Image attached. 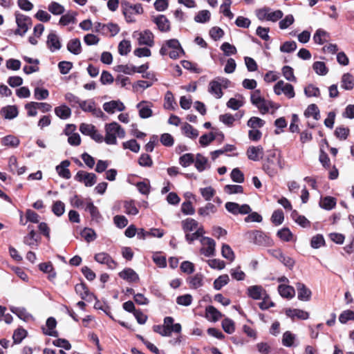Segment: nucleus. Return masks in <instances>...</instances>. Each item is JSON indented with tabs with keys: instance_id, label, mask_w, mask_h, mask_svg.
<instances>
[{
	"instance_id": "obj_1",
	"label": "nucleus",
	"mask_w": 354,
	"mask_h": 354,
	"mask_svg": "<svg viewBox=\"0 0 354 354\" xmlns=\"http://www.w3.org/2000/svg\"><path fill=\"white\" fill-rule=\"evenodd\" d=\"M250 100L252 104L259 109L261 114L268 113L270 109L273 113L279 107L278 104L263 97L259 90H255L251 93Z\"/></svg>"
},
{
	"instance_id": "obj_2",
	"label": "nucleus",
	"mask_w": 354,
	"mask_h": 354,
	"mask_svg": "<svg viewBox=\"0 0 354 354\" xmlns=\"http://www.w3.org/2000/svg\"><path fill=\"white\" fill-rule=\"evenodd\" d=\"M104 129L106 133L104 142L107 145H116L117 138H124L125 137L124 129L116 122L106 124Z\"/></svg>"
},
{
	"instance_id": "obj_3",
	"label": "nucleus",
	"mask_w": 354,
	"mask_h": 354,
	"mask_svg": "<svg viewBox=\"0 0 354 354\" xmlns=\"http://www.w3.org/2000/svg\"><path fill=\"white\" fill-rule=\"evenodd\" d=\"M183 53V49L176 39L167 40L160 49V55H169V57L173 59L178 58Z\"/></svg>"
},
{
	"instance_id": "obj_4",
	"label": "nucleus",
	"mask_w": 354,
	"mask_h": 354,
	"mask_svg": "<svg viewBox=\"0 0 354 354\" xmlns=\"http://www.w3.org/2000/svg\"><path fill=\"white\" fill-rule=\"evenodd\" d=\"M245 236L250 242L258 245L270 246L273 244L272 240L261 230L248 231Z\"/></svg>"
},
{
	"instance_id": "obj_5",
	"label": "nucleus",
	"mask_w": 354,
	"mask_h": 354,
	"mask_svg": "<svg viewBox=\"0 0 354 354\" xmlns=\"http://www.w3.org/2000/svg\"><path fill=\"white\" fill-rule=\"evenodd\" d=\"M278 167L283 168L280 160H275V153H272L266 160L263 165L265 172L270 177H273L278 173Z\"/></svg>"
},
{
	"instance_id": "obj_6",
	"label": "nucleus",
	"mask_w": 354,
	"mask_h": 354,
	"mask_svg": "<svg viewBox=\"0 0 354 354\" xmlns=\"http://www.w3.org/2000/svg\"><path fill=\"white\" fill-rule=\"evenodd\" d=\"M133 37L136 39L140 46L152 47L154 45V35L149 30L135 31Z\"/></svg>"
},
{
	"instance_id": "obj_7",
	"label": "nucleus",
	"mask_w": 354,
	"mask_h": 354,
	"mask_svg": "<svg viewBox=\"0 0 354 354\" xmlns=\"http://www.w3.org/2000/svg\"><path fill=\"white\" fill-rule=\"evenodd\" d=\"M123 14L127 22H134L136 21L133 15H140L143 12V8L140 3L132 5L129 3L122 4Z\"/></svg>"
},
{
	"instance_id": "obj_8",
	"label": "nucleus",
	"mask_w": 354,
	"mask_h": 354,
	"mask_svg": "<svg viewBox=\"0 0 354 354\" xmlns=\"http://www.w3.org/2000/svg\"><path fill=\"white\" fill-rule=\"evenodd\" d=\"M274 92L276 95H280L284 94L288 98L291 99L295 96L294 87L289 83H286L283 80L278 81L274 86Z\"/></svg>"
},
{
	"instance_id": "obj_9",
	"label": "nucleus",
	"mask_w": 354,
	"mask_h": 354,
	"mask_svg": "<svg viewBox=\"0 0 354 354\" xmlns=\"http://www.w3.org/2000/svg\"><path fill=\"white\" fill-rule=\"evenodd\" d=\"M228 82L227 79L223 77H217L215 80H212L209 83L208 91L213 95L216 98H221L223 93L222 91V85H224Z\"/></svg>"
},
{
	"instance_id": "obj_10",
	"label": "nucleus",
	"mask_w": 354,
	"mask_h": 354,
	"mask_svg": "<svg viewBox=\"0 0 354 354\" xmlns=\"http://www.w3.org/2000/svg\"><path fill=\"white\" fill-rule=\"evenodd\" d=\"M15 17L16 23L18 26L15 33L24 35L30 28L32 24V20L29 17L19 13H17Z\"/></svg>"
},
{
	"instance_id": "obj_11",
	"label": "nucleus",
	"mask_w": 354,
	"mask_h": 354,
	"mask_svg": "<svg viewBox=\"0 0 354 354\" xmlns=\"http://www.w3.org/2000/svg\"><path fill=\"white\" fill-rule=\"evenodd\" d=\"M200 241L202 245L200 250L201 254L207 257L215 255L216 243L214 239L207 236H203Z\"/></svg>"
},
{
	"instance_id": "obj_12",
	"label": "nucleus",
	"mask_w": 354,
	"mask_h": 354,
	"mask_svg": "<svg viewBox=\"0 0 354 354\" xmlns=\"http://www.w3.org/2000/svg\"><path fill=\"white\" fill-rule=\"evenodd\" d=\"M75 179L77 181L82 183L86 187H92L96 183L97 176L93 173H88L85 171H79Z\"/></svg>"
},
{
	"instance_id": "obj_13",
	"label": "nucleus",
	"mask_w": 354,
	"mask_h": 354,
	"mask_svg": "<svg viewBox=\"0 0 354 354\" xmlns=\"http://www.w3.org/2000/svg\"><path fill=\"white\" fill-rule=\"evenodd\" d=\"M226 209L233 214H247L251 212L250 207L247 205H241L234 202H227L225 205Z\"/></svg>"
},
{
	"instance_id": "obj_14",
	"label": "nucleus",
	"mask_w": 354,
	"mask_h": 354,
	"mask_svg": "<svg viewBox=\"0 0 354 354\" xmlns=\"http://www.w3.org/2000/svg\"><path fill=\"white\" fill-rule=\"evenodd\" d=\"M247 293L248 297L255 300L268 298V295L261 286L254 285L249 286L247 289Z\"/></svg>"
},
{
	"instance_id": "obj_15",
	"label": "nucleus",
	"mask_w": 354,
	"mask_h": 354,
	"mask_svg": "<svg viewBox=\"0 0 354 354\" xmlns=\"http://www.w3.org/2000/svg\"><path fill=\"white\" fill-rule=\"evenodd\" d=\"M94 259L99 263L106 265L109 269L113 270L117 266L116 262L109 254L106 252H100L96 254Z\"/></svg>"
},
{
	"instance_id": "obj_16",
	"label": "nucleus",
	"mask_w": 354,
	"mask_h": 354,
	"mask_svg": "<svg viewBox=\"0 0 354 354\" xmlns=\"http://www.w3.org/2000/svg\"><path fill=\"white\" fill-rule=\"evenodd\" d=\"M152 21L158 27V29L162 32H169L171 29L169 19L163 15L153 17Z\"/></svg>"
},
{
	"instance_id": "obj_17",
	"label": "nucleus",
	"mask_w": 354,
	"mask_h": 354,
	"mask_svg": "<svg viewBox=\"0 0 354 354\" xmlns=\"http://www.w3.org/2000/svg\"><path fill=\"white\" fill-rule=\"evenodd\" d=\"M104 110L109 113H113L115 111H122L125 109L124 104L120 100H111L103 104Z\"/></svg>"
},
{
	"instance_id": "obj_18",
	"label": "nucleus",
	"mask_w": 354,
	"mask_h": 354,
	"mask_svg": "<svg viewBox=\"0 0 354 354\" xmlns=\"http://www.w3.org/2000/svg\"><path fill=\"white\" fill-rule=\"evenodd\" d=\"M46 44L51 52L58 50L62 47L59 38L54 32H50L48 35Z\"/></svg>"
},
{
	"instance_id": "obj_19",
	"label": "nucleus",
	"mask_w": 354,
	"mask_h": 354,
	"mask_svg": "<svg viewBox=\"0 0 354 354\" xmlns=\"http://www.w3.org/2000/svg\"><path fill=\"white\" fill-rule=\"evenodd\" d=\"M263 153V148L260 145L257 147H250L247 150L248 158L253 161H258L261 159Z\"/></svg>"
},
{
	"instance_id": "obj_20",
	"label": "nucleus",
	"mask_w": 354,
	"mask_h": 354,
	"mask_svg": "<svg viewBox=\"0 0 354 354\" xmlns=\"http://www.w3.org/2000/svg\"><path fill=\"white\" fill-rule=\"evenodd\" d=\"M296 288L297 290V297L299 300L308 301L310 299L312 292L304 283H297Z\"/></svg>"
},
{
	"instance_id": "obj_21",
	"label": "nucleus",
	"mask_w": 354,
	"mask_h": 354,
	"mask_svg": "<svg viewBox=\"0 0 354 354\" xmlns=\"http://www.w3.org/2000/svg\"><path fill=\"white\" fill-rule=\"evenodd\" d=\"M203 274L201 273H196L193 276L189 277L187 279V283L189 284L190 288L198 289L203 286Z\"/></svg>"
},
{
	"instance_id": "obj_22",
	"label": "nucleus",
	"mask_w": 354,
	"mask_h": 354,
	"mask_svg": "<svg viewBox=\"0 0 354 354\" xmlns=\"http://www.w3.org/2000/svg\"><path fill=\"white\" fill-rule=\"evenodd\" d=\"M75 290L77 294H78L82 299L92 301L94 298V295L89 292L86 284L83 283L77 284L75 287Z\"/></svg>"
},
{
	"instance_id": "obj_23",
	"label": "nucleus",
	"mask_w": 354,
	"mask_h": 354,
	"mask_svg": "<svg viewBox=\"0 0 354 354\" xmlns=\"http://www.w3.org/2000/svg\"><path fill=\"white\" fill-rule=\"evenodd\" d=\"M1 114L7 120H12L15 118L18 114V109L15 105H8L1 109Z\"/></svg>"
},
{
	"instance_id": "obj_24",
	"label": "nucleus",
	"mask_w": 354,
	"mask_h": 354,
	"mask_svg": "<svg viewBox=\"0 0 354 354\" xmlns=\"http://www.w3.org/2000/svg\"><path fill=\"white\" fill-rule=\"evenodd\" d=\"M120 278L129 282H137L139 281L138 274L131 268H126L119 273Z\"/></svg>"
},
{
	"instance_id": "obj_25",
	"label": "nucleus",
	"mask_w": 354,
	"mask_h": 354,
	"mask_svg": "<svg viewBox=\"0 0 354 354\" xmlns=\"http://www.w3.org/2000/svg\"><path fill=\"white\" fill-rule=\"evenodd\" d=\"M205 317L208 320L216 322L223 317V315L213 306H208L205 309Z\"/></svg>"
},
{
	"instance_id": "obj_26",
	"label": "nucleus",
	"mask_w": 354,
	"mask_h": 354,
	"mask_svg": "<svg viewBox=\"0 0 354 354\" xmlns=\"http://www.w3.org/2000/svg\"><path fill=\"white\" fill-rule=\"evenodd\" d=\"M139 110V115L141 118H148L152 115V110L151 106L146 101H142L137 104Z\"/></svg>"
},
{
	"instance_id": "obj_27",
	"label": "nucleus",
	"mask_w": 354,
	"mask_h": 354,
	"mask_svg": "<svg viewBox=\"0 0 354 354\" xmlns=\"http://www.w3.org/2000/svg\"><path fill=\"white\" fill-rule=\"evenodd\" d=\"M286 315L292 318L295 319V317L300 319H307L309 317L308 313L300 310V309H296V308H288L286 310Z\"/></svg>"
},
{
	"instance_id": "obj_28",
	"label": "nucleus",
	"mask_w": 354,
	"mask_h": 354,
	"mask_svg": "<svg viewBox=\"0 0 354 354\" xmlns=\"http://www.w3.org/2000/svg\"><path fill=\"white\" fill-rule=\"evenodd\" d=\"M174 318L171 317H166L164 319V322L166 326V328L169 331V335H171V333H178L180 334L182 330L181 325L178 323L174 324Z\"/></svg>"
},
{
	"instance_id": "obj_29",
	"label": "nucleus",
	"mask_w": 354,
	"mask_h": 354,
	"mask_svg": "<svg viewBox=\"0 0 354 354\" xmlns=\"http://www.w3.org/2000/svg\"><path fill=\"white\" fill-rule=\"evenodd\" d=\"M198 222L192 218H187L181 222L182 228L185 233L194 231L198 228Z\"/></svg>"
},
{
	"instance_id": "obj_30",
	"label": "nucleus",
	"mask_w": 354,
	"mask_h": 354,
	"mask_svg": "<svg viewBox=\"0 0 354 354\" xmlns=\"http://www.w3.org/2000/svg\"><path fill=\"white\" fill-rule=\"evenodd\" d=\"M69 165L70 162L68 160H64L60 163V165L56 167V171L59 176L65 179H69L71 178V174L68 169Z\"/></svg>"
},
{
	"instance_id": "obj_31",
	"label": "nucleus",
	"mask_w": 354,
	"mask_h": 354,
	"mask_svg": "<svg viewBox=\"0 0 354 354\" xmlns=\"http://www.w3.org/2000/svg\"><path fill=\"white\" fill-rule=\"evenodd\" d=\"M56 325H57V322L54 317H50L48 318L46 320L47 329L46 330V329L43 328L44 333L46 335H49V336L57 337L58 333L57 330H55Z\"/></svg>"
},
{
	"instance_id": "obj_32",
	"label": "nucleus",
	"mask_w": 354,
	"mask_h": 354,
	"mask_svg": "<svg viewBox=\"0 0 354 354\" xmlns=\"http://www.w3.org/2000/svg\"><path fill=\"white\" fill-rule=\"evenodd\" d=\"M182 133L186 137L191 139H196L198 136V131L189 123H184L181 127Z\"/></svg>"
},
{
	"instance_id": "obj_33",
	"label": "nucleus",
	"mask_w": 354,
	"mask_h": 354,
	"mask_svg": "<svg viewBox=\"0 0 354 354\" xmlns=\"http://www.w3.org/2000/svg\"><path fill=\"white\" fill-rule=\"evenodd\" d=\"M278 291L282 297L292 299L295 295V290L292 286L288 285H279Z\"/></svg>"
},
{
	"instance_id": "obj_34",
	"label": "nucleus",
	"mask_w": 354,
	"mask_h": 354,
	"mask_svg": "<svg viewBox=\"0 0 354 354\" xmlns=\"http://www.w3.org/2000/svg\"><path fill=\"white\" fill-rule=\"evenodd\" d=\"M10 310L12 313L15 314L19 319L25 322H28L32 318V315L29 314L24 308L11 306L10 308Z\"/></svg>"
},
{
	"instance_id": "obj_35",
	"label": "nucleus",
	"mask_w": 354,
	"mask_h": 354,
	"mask_svg": "<svg viewBox=\"0 0 354 354\" xmlns=\"http://www.w3.org/2000/svg\"><path fill=\"white\" fill-rule=\"evenodd\" d=\"M67 49L74 55H79L82 52L80 40L77 38L71 39L67 44Z\"/></svg>"
},
{
	"instance_id": "obj_36",
	"label": "nucleus",
	"mask_w": 354,
	"mask_h": 354,
	"mask_svg": "<svg viewBox=\"0 0 354 354\" xmlns=\"http://www.w3.org/2000/svg\"><path fill=\"white\" fill-rule=\"evenodd\" d=\"M329 39V34L323 29H318L313 35L314 41L319 45L326 42Z\"/></svg>"
},
{
	"instance_id": "obj_37",
	"label": "nucleus",
	"mask_w": 354,
	"mask_h": 354,
	"mask_svg": "<svg viewBox=\"0 0 354 354\" xmlns=\"http://www.w3.org/2000/svg\"><path fill=\"white\" fill-rule=\"evenodd\" d=\"M55 113L58 118L66 120L71 116V110L69 107L63 104L55 108Z\"/></svg>"
},
{
	"instance_id": "obj_38",
	"label": "nucleus",
	"mask_w": 354,
	"mask_h": 354,
	"mask_svg": "<svg viewBox=\"0 0 354 354\" xmlns=\"http://www.w3.org/2000/svg\"><path fill=\"white\" fill-rule=\"evenodd\" d=\"M216 212V207L211 203H207L204 207H200L198 209V214L203 217L209 216L210 214H215Z\"/></svg>"
},
{
	"instance_id": "obj_39",
	"label": "nucleus",
	"mask_w": 354,
	"mask_h": 354,
	"mask_svg": "<svg viewBox=\"0 0 354 354\" xmlns=\"http://www.w3.org/2000/svg\"><path fill=\"white\" fill-rule=\"evenodd\" d=\"M341 86L346 90H351L354 87V77L350 73H345L342 75Z\"/></svg>"
},
{
	"instance_id": "obj_40",
	"label": "nucleus",
	"mask_w": 354,
	"mask_h": 354,
	"mask_svg": "<svg viewBox=\"0 0 354 354\" xmlns=\"http://www.w3.org/2000/svg\"><path fill=\"white\" fill-rule=\"evenodd\" d=\"M120 27L118 24L109 23L104 26L103 35L113 37L120 32Z\"/></svg>"
},
{
	"instance_id": "obj_41",
	"label": "nucleus",
	"mask_w": 354,
	"mask_h": 354,
	"mask_svg": "<svg viewBox=\"0 0 354 354\" xmlns=\"http://www.w3.org/2000/svg\"><path fill=\"white\" fill-rule=\"evenodd\" d=\"M194 162L196 169L200 172L207 167V158L200 153L196 155Z\"/></svg>"
},
{
	"instance_id": "obj_42",
	"label": "nucleus",
	"mask_w": 354,
	"mask_h": 354,
	"mask_svg": "<svg viewBox=\"0 0 354 354\" xmlns=\"http://www.w3.org/2000/svg\"><path fill=\"white\" fill-rule=\"evenodd\" d=\"M306 117H313L315 120H318L320 118L319 110L315 104H310L304 112Z\"/></svg>"
},
{
	"instance_id": "obj_43",
	"label": "nucleus",
	"mask_w": 354,
	"mask_h": 354,
	"mask_svg": "<svg viewBox=\"0 0 354 354\" xmlns=\"http://www.w3.org/2000/svg\"><path fill=\"white\" fill-rule=\"evenodd\" d=\"M211 13L207 10L199 11L194 17V21L197 23L204 24L209 21Z\"/></svg>"
},
{
	"instance_id": "obj_44",
	"label": "nucleus",
	"mask_w": 354,
	"mask_h": 354,
	"mask_svg": "<svg viewBox=\"0 0 354 354\" xmlns=\"http://www.w3.org/2000/svg\"><path fill=\"white\" fill-rule=\"evenodd\" d=\"M230 281V278L227 274H223L219 276L214 281V288L216 290H221L224 286L227 285Z\"/></svg>"
},
{
	"instance_id": "obj_45",
	"label": "nucleus",
	"mask_w": 354,
	"mask_h": 354,
	"mask_svg": "<svg viewBox=\"0 0 354 354\" xmlns=\"http://www.w3.org/2000/svg\"><path fill=\"white\" fill-rule=\"evenodd\" d=\"M319 205L323 209L330 210L335 207L336 205V201L333 197L326 196L321 199Z\"/></svg>"
},
{
	"instance_id": "obj_46",
	"label": "nucleus",
	"mask_w": 354,
	"mask_h": 354,
	"mask_svg": "<svg viewBox=\"0 0 354 354\" xmlns=\"http://www.w3.org/2000/svg\"><path fill=\"white\" fill-rule=\"evenodd\" d=\"M176 104L174 97L171 91H167L165 95L164 108L168 110H174Z\"/></svg>"
},
{
	"instance_id": "obj_47",
	"label": "nucleus",
	"mask_w": 354,
	"mask_h": 354,
	"mask_svg": "<svg viewBox=\"0 0 354 354\" xmlns=\"http://www.w3.org/2000/svg\"><path fill=\"white\" fill-rule=\"evenodd\" d=\"M85 209L89 212L93 219L99 221V219L101 218L100 214L97 208L93 205V202H91V201L86 203Z\"/></svg>"
},
{
	"instance_id": "obj_48",
	"label": "nucleus",
	"mask_w": 354,
	"mask_h": 354,
	"mask_svg": "<svg viewBox=\"0 0 354 354\" xmlns=\"http://www.w3.org/2000/svg\"><path fill=\"white\" fill-rule=\"evenodd\" d=\"M194 162V156L192 153H185L179 158V163L183 167H187Z\"/></svg>"
},
{
	"instance_id": "obj_49",
	"label": "nucleus",
	"mask_w": 354,
	"mask_h": 354,
	"mask_svg": "<svg viewBox=\"0 0 354 354\" xmlns=\"http://www.w3.org/2000/svg\"><path fill=\"white\" fill-rule=\"evenodd\" d=\"M221 254L225 259L229 260L231 262L234 260V253L232 248H230V246L227 244L223 245L221 249Z\"/></svg>"
},
{
	"instance_id": "obj_50",
	"label": "nucleus",
	"mask_w": 354,
	"mask_h": 354,
	"mask_svg": "<svg viewBox=\"0 0 354 354\" xmlns=\"http://www.w3.org/2000/svg\"><path fill=\"white\" fill-rule=\"evenodd\" d=\"M304 93L308 97H318L320 91L318 87L313 84H308L304 88Z\"/></svg>"
},
{
	"instance_id": "obj_51",
	"label": "nucleus",
	"mask_w": 354,
	"mask_h": 354,
	"mask_svg": "<svg viewBox=\"0 0 354 354\" xmlns=\"http://www.w3.org/2000/svg\"><path fill=\"white\" fill-rule=\"evenodd\" d=\"M131 48V42L129 40L124 39L119 43L118 53L121 55H126L130 52Z\"/></svg>"
},
{
	"instance_id": "obj_52",
	"label": "nucleus",
	"mask_w": 354,
	"mask_h": 354,
	"mask_svg": "<svg viewBox=\"0 0 354 354\" xmlns=\"http://www.w3.org/2000/svg\"><path fill=\"white\" fill-rule=\"evenodd\" d=\"M124 149H128L134 153H138L140 151V146L134 139H131L122 143Z\"/></svg>"
},
{
	"instance_id": "obj_53",
	"label": "nucleus",
	"mask_w": 354,
	"mask_h": 354,
	"mask_svg": "<svg viewBox=\"0 0 354 354\" xmlns=\"http://www.w3.org/2000/svg\"><path fill=\"white\" fill-rule=\"evenodd\" d=\"M4 146L17 147L19 144V140L14 136H7L2 139Z\"/></svg>"
},
{
	"instance_id": "obj_54",
	"label": "nucleus",
	"mask_w": 354,
	"mask_h": 354,
	"mask_svg": "<svg viewBox=\"0 0 354 354\" xmlns=\"http://www.w3.org/2000/svg\"><path fill=\"white\" fill-rule=\"evenodd\" d=\"M49 95V92L47 89L41 88V87H36L34 89V97L37 100H43L48 98Z\"/></svg>"
},
{
	"instance_id": "obj_55",
	"label": "nucleus",
	"mask_w": 354,
	"mask_h": 354,
	"mask_svg": "<svg viewBox=\"0 0 354 354\" xmlns=\"http://www.w3.org/2000/svg\"><path fill=\"white\" fill-rule=\"evenodd\" d=\"M313 68L319 75H325L328 73L326 64L323 62H315L313 65Z\"/></svg>"
},
{
	"instance_id": "obj_56",
	"label": "nucleus",
	"mask_w": 354,
	"mask_h": 354,
	"mask_svg": "<svg viewBox=\"0 0 354 354\" xmlns=\"http://www.w3.org/2000/svg\"><path fill=\"white\" fill-rule=\"evenodd\" d=\"M224 192L228 194H241L243 187L239 185H227L224 187Z\"/></svg>"
},
{
	"instance_id": "obj_57",
	"label": "nucleus",
	"mask_w": 354,
	"mask_h": 354,
	"mask_svg": "<svg viewBox=\"0 0 354 354\" xmlns=\"http://www.w3.org/2000/svg\"><path fill=\"white\" fill-rule=\"evenodd\" d=\"M124 212L129 215H136L138 214V209L133 201H126L124 204Z\"/></svg>"
},
{
	"instance_id": "obj_58",
	"label": "nucleus",
	"mask_w": 354,
	"mask_h": 354,
	"mask_svg": "<svg viewBox=\"0 0 354 354\" xmlns=\"http://www.w3.org/2000/svg\"><path fill=\"white\" fill-rule=\"evenodd\" d=\"M222 327L224 331L228 334L233 333L235 330L234 322L229 318H225L222 321Z\"/></svg>"
},
{
	"instance_id": "obj_59",
	"label": "nucleus",
	"mask_w": 354,
	"mask_h": 354,
	"mask_svg": "<svg viewBox=\"0 0 354 354\" xmlns=\"http://www.w3.org/2000/svg\"><path fill=\"white\" fill-rule=\"evenodd\" d=\"M200 193L205 201H209L214 196L216 191L214 188L209 186L204 188H201Z\"/></svg>"
},
{
	"instance_id": "obj_60",
	"label": "nucleus",
	"mask_w": 354,
	"mask_h": 354,
	"mask_svg": "<svg viewBox=\"0 0 354 354\" xmlns=\"http://www.w3.org/2000/svg\"><path fill=\"white\" fill-rule=\"evenodd\" d=\"M138 164L141 167H151L153 165V160L149 154L142 153L138 158Z\"/></svg>"
},
{
	"instance_id": "obj_61",
	"label": "nucleus",
	"mask_w": 354,
	"mask_h": 354,
	"mask_svg": "<svg viewBox=\"0 0 354 354\" xmlns=\"http://www.w3.org/2000/svg\"><path fill=\"white\" fill-rule=\"evenodd\" d=\"M295 336L290 331H286L283 333L282 337V344L283 346L290 347L293 345Z\"/></svg>"
},
{
	"instance_id": "obj_62",
	"label": "nucleus",
	"mask_w": 354,
	"mask_h": 354,
	"mask_svg": "<svg viewBox=\"0 0 354 354\" xmlns=\"http://www.w3.org/2000/svg\"><path fill=\"white\" fill-rule=\"evenodd\" d=\"M53 212L57 216H62L65 211V205L60 201H55L52 206Z\"/></svg>"
},
{
	"instance_id": "obj_63",
	"label": "nucleus",
	"mask_w": 354,
	"mask_h": 354,
	"mask_svg": "<svg viewBox=\"0 0 354 354\" xmlns=\"http://www.w3.org/2000/svg\"><path fill=\"white\" fill-rule=\"evenodd\" d=\"M230 177L235 183H241L244 182V175L239 168H234L232 171Z\"/></svg>"
},
{
	"instance_id": "obj_64",
	"label": "nucleus",
	"mask_w": 354,
	"mask_h": 354,
	"mask_svg": "<svg viewBox=\"0 0 354 354\" xmlns=\"http://www.w3.org/2000/svg\"><path fill=\"white\" fill-rule=\"evenodd\" d=\"M354 319V312L351 310L343 311L339 316V321L342 324H346L349 320Z\"/></svg>"
}]
</instances>
